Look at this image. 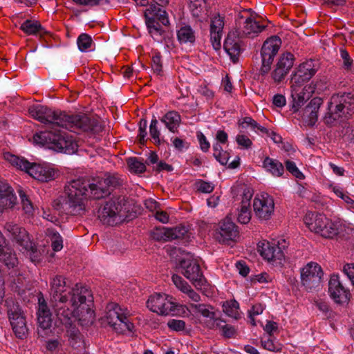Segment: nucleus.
Listing matches in <instances>:
<instances>
[{"label": "nucleus", "instance_id": "nucleus-11", "mask_svg": "<svg viewBox=\"0 0 354 354\" xmlns=\"http://www.w3.org/2000/svg\"><path fill=\"white\" fill-rule=\"evenodd\" d=\"M281 44V39L277 36H272L263 43L261 49L262 62L259 69L261 75H266L270 71L274 57L278 53Z\"/></svg>", "mask_w": 354, "mask_h": 354}, {"label": "nucleus", "instance_id": "nucleus-47", "mask_svg": "<svg viewBox=\"0 0 354 354\" xmlns=\"http://www.w3.org/2000/svg\"><path fill=\"white\" fill-rule=\"evenodd\" d=\"M340 57L343 60L342 68L346 71H351L353 67V59L350 57L348 52L343 48L339 49Z\"/></svg>", "mask_w": 354, "mask_h": 354}, {"label": "nucleus", "instance_id": "nucleus-56", "mask_svg": "<svg viewBox=\"0 0 354 354\" xmlns=\"http://www.w3.org/2000/svg\"><path fill=\"white\" fill-rule=\"evenodd\" d=\"M168 327L174 331H182L185 328V322L183 320L170 319L167 322Z\"/></svg>", "mask_w": 354, "mask_h": 354}, {"label": "nucleus", "instance_id": "nucleus-4", "mask_svg": "<svg viewBox=\"0 0 354 354\" xmlns=\"http://www.w3.org/2000/svg\"><path fill=\"white\" fill-rule=\"evenodd\" d=\"M66 200V209L73 215H83L86 212V202L88 198V189L86 182L76 179L69 182L64 187Z\"/></svg>", "mask_w": 354, "mask_h": 354}, {"label": "nucleus", "instance_id": "nucleus-37", "mask_svg": "<svg viewBox=\"0 0 354 354\" xmlns=\"http://www.w3.org/2000/svg\"><path fill=\"white\" fill-rule=\"evenodd\" d=\"M144 16L146 26L151 35L154 38L161 36L163 30L160 24V21H157L154 17H151L149 15H147L145 12H144Z\"/></svg>", "mask_w": 354, "mask_h": 354}, {"label": "nucleus", "instance_id": "nucleus-42", "mask_svg": "<svg viewBox=\"0 0 354 354\" xmlns=\"http://www.w3.org/2000/svg\"><path fill=\"white\" fill-rule=\"evenodd\" d=\"M47 235L50 240L52 249L55 252L60 251L63 248V240L61 235L54 229H48Z\"/></svg>", "mask_w": 354, "mask_h": 354}, {"label": "nucleus", "instance_id": "nucleus-63", "mask_svg": "<svg viewBox=\"0 0 354 354\" xmlns=\"http://www.w3.org/2000/svg\"><path fill=\"white\" fill-rule=\"evenodd\" d=\"M184 290H185L184 293L187 294L193 301L198 302L201 301L200 295L194 290L190 286L184 287Z\"/></svg>", "mask_w": 354, "mask_h": 354}, {"label": "nucleus", "instance_id": "nucleus-18", "mask_svg": "<svg viewBox=\"0 0 354 354\" xmlns=\"http://www.w3.org/2000/svg\"><path fill=\"white\" fill-rule=\"evenodd\" d=\"M316 71L312 61L301 64L291 76V88H302L304 83L309 81Z\"/></svg>", "mask_w": 354, "mask_h": 354}, {"label": "nucleus", "instance_id": "nucleus-14", "mask_svg": "<svg viewBox=\"0 0 354 354\" xmlns=\"http://www.w3.org/2000/svg\"><path fill=\"white\" fill-rule=\"evenodd\" d=\"M323 271L321 266L314 262L308 263L301 270L302 286L308 290H317L321 287Z\"/></svg>", "mask_w": 354, "mask_h": 354}, {"label": "nucleus", "instance_id": "nucleus-22", "mask_svg": "<svg viewBox=\"0 0 354 354\" xmlns=\"http://www.w3.org/2000/svg\"><path fill=\"white\" fill-rule=\"evenodd\" d=\"M7 236L22 248L30 246V238L26 230L18 224L7 223L4 226Z\"/></svg>", "mask_w": 354, "mask_h": 354}, {"label": "nucleus", "instance_id": "nucleus-58", "mask_svg": "<svg viewBox=\"0 0 354 354\" xmlns=\"http://www.w3.org/2000/svg\"><path fill=\"white\" fill-rule=\"evenodd\" d=\"M171 279L176 287L179 289L181 292H184V287L189 286L187 281H185L178 274H173Z\"/></svg>", "mask_w": 354, "mask_h": 354}, {"label": "nucleus", "instance_id": "nucleus-40", "mask_svg": "<svg viewBox=\"0 0 354 354\" xmlns=\"http://www.w3.org/2000/svg\"><path fill=\"white\" fill-rule=\"evenodd\" d=\"M239 304L236 300L227 301L223 304V312L229 317L235 319L240 317L239 313Z\"/></svg>", "mask_w": 354, "mask_h": 354}, {"label": "nucleus", "instance_id": "nucleus-31", "mask_svg": "<svg viewBox=\"0 0 354 354\" xmlns=\"http://www.w3.org/2000/svg\"><path fill=\"white\" fill-rule=\"evenodd\" d=\"M291 110L296 113L309 99V95L304 91V88H291Z\"/></svg>", "mask_w": 354, "mask_h": 354}, {"label": "nucleus", "instance_id": "nucleus-32", "mask_svg": "<svg viewBox=\"0 0 354 354\" xmlns=\"http://www.w3.org/2000/svg\"><path fill=\"white\" fill-rule=\"evenodd\" d=\"M160 120L171 132L175 133L180 125L181 118L178 112L171 111L167 112Z\"/></svg>", "mask_w": 354, "mask_h": 354}, {"label": "nucleus", "instance_id": "nucleus-28", "mask_svg": "<svg viewBox=\"0 0 354 354\" xmlns=\"http://www.w3.org/2000/svg\"><path fill=\"white\" fill-rule=\"evenodd\" d=\"M16 201L12 188L7 183L0 182V212L13 207Z\"/></svg>", "mask_w": 354, "mask_h": 354}, {"label": "nucleus", "instance_id": "nucleus-9", "mask_svg": "<svg viewBox=\"0 0 354 354\" xmlns=\"http://www.w3.org/2000/svg\"><path fill=\"white\" fill-rule=\"evenodd\" d=\"M105 319L108 324L118 333L133 331L134 325L127 317L124 310L118 304L111 303L106 307Z\"/></svg>", "mask_w": 354, "mask_h": 354}, {"label": "nucleus", "instance_id": "nucleus-25", "mask_svg": "<svg viewBox=\"0 0 354 354\" xmlns=\"http://www.w3.org/2000/svg\"><path fill=\"white\" fill-rule=\"evenodd\" d=\"M189 308L196 313H200L202 316L209 318L210 321L207 322L206 325L210 329H214L219 326V322L225 321L216 317V313L213 311L214 307L207 306L204 304H190Z\"/></svg>", "mask_w": 354, "mask_h": 354}, {"label": "nucleus", "instance_id": "nucleus-62", "mask_svg": "<svg viewBox=\"0 0 354 354\" xmlns=\"http://www.w3.org/2000/svg\"><path fill=\"white\" fill-rule=\"evenodd\" d=\"M252 197V192L249 189H245L243 193L241 206L244 207L245 209L246 207H250V200Z\"/></svg>", "mask_w": 354, "mask_h": 354}, {"label": "nucleus", "instance_id": "nucleus-46", "mask_svg": "<svg viewBox=\"0 0 354 354\" xmlns=\"http://www.w3.org/2000/svg\"><path fill=\"white\" fill-rule=\"evenodd\" d=\"M313 304L322 313L325 318H330L331 317L333 311L327 301L322 299H317L314 300Z\"/></svg>", "mask_w": 354, "mask_h": 354}, {"label": "nucleus", "instance_id": "nucleus-45", "mask_svg": "<svg viewBox=\"0 0 354 354\" xmlns=\"http://www.w3.org/2000/svg\"><path fill=\"white\" fill-rule=\"evenodd\" d=\"M77 44L80 50L84 52L91 47L93 39L88 34L82 33L77 38Z\"/></svg>", "mask_w": 354, "mask_h": 354}, {"label": "nucleus", "instance_id": "nucleus-10", "mask_svg": "<svg viewBox=\"0 0 354 354\" xmlns=\"http://www.w3.org/2000/svg\"><path fill=\"white\" fill-rule=\"evenodd\" d=\"M5 303L9 321L15 335L19 339L26 338L28 328L21 307L12 299H6Z\"/></svg>", "mask_w": 354, "mask_h": 354}, {"label": "nucleus", "instance_id": "nucleus-33", "mask_svg": "<svg viewBox=\"0 0 354 354\" xmlns=\"http://www.w3.org/2000/svg\"><path fill=\"white\" fill-rule=\"evenodd\" d=\"M160 6L156 4H151L147 8L145 12L149 15L151 17H154L156 20L159 21L164 26H169V21L167 12L160 8Z\"/></svg>", "mask_w": 354, "mask_h": 354}, {"label": "nucleus", "instance_id": "nucleus-26", "mask_svg": "<svg viewBox=\"0 0 354 354\" xmlns=\"http://www.w3.org/2000/svg\"><path fill=\"white\" fill-rule=\"evenodd\" d=\"M224 48L230 55L231 60L234 63H236L243 48H241V41L235 37L234 33L228 34L224 42Z\"/></svg>", "mask_w": 354, "mask_h": 354}, {"label": "nucleus", "instance_id": "nucleus-55", "mask_svg": "<svg viewBox=\"0 0 354 354\" xmlns=\"http://www.w3.org/2000/svg\"><path fill=\"white\" fill-rule=\"evenodd\" d=\"M334 192L335 194L341 198L348 205V208L354 209V200L352 199L348 194H344V192L339 188H335Z\"/></svg>", "mask_w": 354, "mask_h": 354}, {"label": "nucleus", "instance_id": "nucleus-7", "mask_svg": "<svg viewBox=\"0 0 354 354\" xmlns=\"http://www.w3.org/2000/svg\"><path fill=\"white\" fill-rule=\"evenodd\" d=\"M304 221L311 232L327 239H333L337 236L341 227L339 223L333 222L325 215L315 212L307 213Z\"/></svg>", "mask_w": 354, "mask_h": 354}, {"label": "nucleus", "instance_id": "nucleus-49", "mask_svg": "<svg viewBox=\"0 0 354 354\" xmlns=\"http://www.w3.org/2000/svg\"><path fill=\"white\" fill-rule=\"evenodd\" d=\"M251 219V212L250 207H246L245 209L244 207L241 206L239 209V213L237 216L238 221L241 224H247L250 222Z\"/></svg>", "mask_w": 354, "mask_h": 354}, {"label": "nucleus", "instance_id": "nucleus-50", "mask_svg": "<svg viewBox=\"0 0 354 354\" xmlns=\"http://www.w3.org/2000/svg\"><path fill=\"white\" fill-rule=\"evenodd\" d=\"M158 120L153 118L149 126V133L151 137L154 140L155 144L159 145L160 144V131L158 129Z\"/></svg>", "mask_w": 354, "mask_h": 354}, {"label": "nucleus", "instance_id": "nucleus-3", "mask_svg": "<svg viewBox=\"0 0 354 354\" xmlns=\"http://www.w3.org/2000/svg\"><path fill=\"white\" fill-rule=\"evenodd\" d=\"M33 140L37 145L46 147L57 152L74 153L77 145L71 136L60 131H45L34 135Z\"/></svg>", "mask_w": 354, "mask_h": 354}, {"label": "nucleus", "instance_id": "nucleus-60", "mask_svg": "<svg viewBox=\"0 0 354 354\" xmlns=\"http://www.w3.org/2000/svg\"><path fill=\"white\" fill-rule=\"evenodd\" d=\"M218 328H221L223 335L227 338L233 337L236 333L235 328L232 326L228 324H225L224 326H221L219 324Z\"/></svg>", "mask_w": 354, "mask_h": 354}, {"label": "nucleus", "instance_id": "nucleus-64", "mask_svg": "<svg viewBox=\"0 0 354 354\" xmlns=\"http://www.w3.org/2000/svg\"><path fill=\"white\" fill-rule=\"evenodd\" d=\"M214 156L221 165H225L229 160L230 153L227 151H223L220 153H214Z\"/></svg>", "mask_w": 354, "mask_h": 354}, {"label": "nucleus", "instance_id": "nucleus-6", "mask_svg": "<svg viewBox=\"0 0 354 354\" xmlns=\"http://www.w3.org/2000/svg\"><path fill=\"white\" fill-rule=\"evenodd\" d=\"M5 159L12 165L22 171H25L35 179L41 182H48L55 178L56 171L48 167L31 163L24 158H20L10 153L4 154Z\"/></svg>", "mask_w": 354, "mask_h": 354}, {"label": "nucleus", "instance_id": "nucleus-35", "mask_svg": "<svg viewBox=\"0 0 354 354\" xmlns=\"http://www.w3.org/2000/svg\"><path fill=\"white\" fill-rule=\"evenodd\" d=\"M20 29L24 32L29 35H35L37 33L42 34L45 32L40 22L30 19H27L23 22L20 26Z\"/></svg>", "mask_w": 354, "mask_h": 354}, {"label": "nucleus", "instance_id": "nucleus-57", "mask_svg": "<svg viewBox=\"0 0 354 354\" xmlns=\"http://www.w3.org/2000/svg\"><path fill=\"white\" fill-rule=\"evenodd\" d=\"M147 121L145 119H142L140 121L139 126V142L141 145H144L145 142V137L147 136Z\"/></svg>", "mask_w": 354, "mask_h": 354}, {"label": "nucleus", "instance_id": "nucleus-23", "mask_svg": "<svg viewBox=\"0 0 354 354\" xmlns=\"http://www.w3.org/2000/svg\"><path fill=\"white\" fill-rule=\"evenodd\" d=\"M280 244L279 241L277 243L266 241L259 242L258 244V252L261 257L268 261L281 260L284 257L282 248H284L285 245H283L281 247L279 246Z\"/></svg>", "mask_w": 354, "mask_h": 354}, {"label": "nucleus", "instance_id": "nucleus-53", "mask_svg": "<svg viewBox=\"0 0 354 354\" xmlns=\"http://www.w3.org/2000/svg\"><path fill=\"white\" fill-rule=\"evenodd\" d=\"M286 169L294 176L299 179L304 178L303 174L299 170L295 163L291 160H287L285 162Z\"/></svg>", "mask_w": 354, "mask_h": 354}, {"label": "nucleus", "instance_id": "nucleus-17", "mask_svg": "<svg viewBox=\"0 0 354 354\" xmlns=\"http://www.w3.org/2000/svg\"><path fill=\"white\" fill-rule=\"evenodd\" d=\"M253 209L255 216L259 219H270L274 209L272 197L266 193L257 195L253 201Z\"/></svg>", "mask_w": 354, "mask_h": 354}, {"label": "nucleus", "instance_id": "nucleus-48", "mask_svg": "<svg viewBox=\"0 0 354 354\" xmlns=\"http://www.w3.org/2000/svg\"><path fill=\"white\" fill-rule=\"evenodd\" d=\"M19 197L21 198L23 209L26 214H31L33 212V206L25 192L22 189L19 190Z\"/></svg>", "mask_w": 354, "mask_h": 354}, {"label": "nucleus", "instance_id": "nucleus-34", "mask_svg": "<svg viewBox=\"0 0 354 354\" xmlns=\"http://www.w3.org/2000/svg\"><path fill=\"white\" fill-rule=\"evenodd\" d=\"M177 38L180 44H194L196 40L195 31L190 26L185 25L177 31Z\"/></svg>", "mask_w": 354, "mask_h": 354}, {"label": "nucleus", "instance_id": "nucleus-16", "mask_svg": "<svg viewBox=\"0 0 354 354\" xmlns=\"http://www.w3.org/2000/svg\"><path fill=\"white\" fill-rule=\"evenodd\" d=\"M37 315V334L39 337H45L53 334L52 313L43 296L38 298Z\"/></svg>", "mask_w": 354, "mask_h": 354}, {"label": "nucleus", "instance_id": "nucleus-51", "mask_svg": "<svg viewBox=\"0 0 354 354\" xmlns=\"http://www.w3.org/2000/svg\"><path fill=\"white\" fill-rule=\"evenodd\" d=\"M170 231V241L174 239H183L187 233V230L185 227L177 226L174 228H169Z\"/></svg>", "mask_w": 354, "mask_h": 354}, {"label": "nucleus", "instance_id": "nucleus-15", "mask_svg": "<svg viewBox=\"0 0 354 354\" xmlns=\"http://www.w3.org/2000/svg\"><path fill=\"white\" fill-rule=\"evenodd\" d=\"M68 130L71 131H82L99 133L104 130L100 119L90 118L86 115H72Z\"/></svg>", "mask_w": 354, "mask_h": 354}, {"label": "nucleus", "instance_id": "nucleus-61", "mask_svg": "<svg viewBox=\"0 0 354 354\" xmlns=\"http://www.w3.org/2000/svg\"><path fill=\"white\" fill-rule=\"evenodd\" d=\"M197 138L200 143L201 150L204 152H207L210 147V145L209 142L206 140L205 136L202 132L198 131L197 132Z\"/></svg>", "mask_w": 354, "mask_h": 354}, {"label": "nucleus", "instance_id": "nucleus-1", "mask_svg": "<svg viewBox=\"0 0 354 354\" xmlns=\"http://www.w3.org/2000/svg\"><path fill=\"white\" fill-rule=\"evenodd\" d=\"M50 302L58 321L66 326L72 324L73 310L77 309L91 297L90 291L79 284L71 288L62 275H55L50 279Z\"/></svg>", "mask_w": 354, "mask_h": 354}, {"label": "nucleus", "instance_id": "nucleus-41", "mask_svg": "<svg viewBox=\"0 0 354 354\" xmlns=\"http://www.w3.org/2000/svg\"><path fill=\"white\" fill-rule=\"evenodd\" d=\"M169 228L165 227H156L151 231V237L157 241H170Z\"/></svg>", "mask_w": 354, "mask_h": 354}, {"label": "nucleus", "instance_id": "nucleus-36", "mask_svg": "<svg viewBox=\"0 0 354 354\" xmlns=\"http://www.w3.org/2000/svg\"><path fill=\"white\" fill-rule=\"evenodd\" d=\"M263 165V167L273 176H281L283 174V165L277 160L266 157Z\"/></svg>", "mask_w": 354, "mask_h": 354}, {"label": "nucleus", "instance_id": "nucleus-2", "mask_svg": "<svg viewBox=\"0 0 354 354\" xmlns=\"http://www.w3.org/2000/svg\"><path fill=\"white\" fill-rule=\"evenodd\" d=\"M354 113V95L338 93L331 96L324 122L328 127H335L348 120Z\"/></svg>", "mask_w": 354, "mask_h": 354}, {"label": "nucleus", "instance_id": "nucleus-54", "mask_svg": "<svg viewBox=\"0 0 354 354\" xmlns=\"http://www.w3.org/2000/svg\"><path fill=\"white\" fill-rule=\"evenodd\" d=\"M197 190L202 193L209 194L213 192L214 186L209 182L200 180L196 183Z\"/></svg>", "mask_w": 354, "mask_h": 354}, {"label": "nucleus", "instance_id": "nucleus-20", "mask_svg": "<svg viewBox=\"0 0 354 354\" xmlns=\"http://www.w3.org/2000/svg\"><path fill=\"white\" fill-rule=\"evenodd\" d=\"M239 234L238 227L227 216L220 223L215 234V239L220 243H228L230 241H236Z\"/></svg>", "mask_w": 354, "mask_h": 354}, {"label": "nucleus", "instance_id": "nucleus-19", "mask_svg": "<svg viewBox=\"0 0 354 354\" xmlns=\"http://www.w3.org/2000/svg\"><path fill=\"white\" fill-rule=\"evenodd\" d=\"M328 292L336 304H346L350 300L349 290L343 286L337 274H333L330 277L328 282Z\"/></svg>", "mask_w": 354, "mask_h": 354}, {"label": "nucleus", "instance_id": "nucleus-5", "mask_svg": "<svg viewBox=\"0 0 354 354\" xmlns=\"http://www.w3.org/2000/svg\"><path fill=\"white\" fill-rule=\"evenodd\" d=\"M30 115L41 123L68 129L71 114L60 110H53L47 106L36 104L28 109Z\"/></svg>", "mask_w": 354, "mask_h": 354}, {"label": "nucleus", "instance_id": "nucleus-38", "mask_svg": "<svg viewBox=\"0 0 354 354\" xmlns=\"http://www.w3.org/2000/svg\"><path fill=\"white\" fill-rule=\"evenodd\" d=\"M0 261L9 269L15 268L18 264L16 254L8 248H5L0 252Z\"/></svg>", "mask_w": 354, "mask_h": 354}, {"label": "nucleus", "instance_id": "nucleus-39", "mask_svg": "<svg viewBox=\"0 0 354 354\" xmlns=\"http://www.w3.org/2000/svg\"><path fill=\"white\" fill-rule=\"evenodd\" d=\"M100 179L104 182V185H105L106 189L109 191V194L111 191L120 187L123 183L122 179L117 174H107Z\"/></svg>", "mask_w": 354, "mask_h": 354}, {"label": "nucleus", "instance_id": "nucleus-30", "mask_svg": "<svg viewBox=\"0 0 354 354\" xmlns=\"http://www.w3.org/2000/svg\"><path fill=\"white\" fill-rule=\"evenodd\" d=\"M266 26L260 25L258 21L251 17H247L241 28L242 35L248 37H254L266 28Z\"/></svg>", "mask_w": 354, "mask_h": 354}, {"label": "nucleus", "instance_id": "nucleus-21", "mask_svg": "<svg viewBox=\"0 0 354 354\" xmlns=\"http://www.w3.org/2000/svg\"><path fill=\"white\" fill-rule=\"evenodd\" d=\"M295 56L289 52L281 54L277 62L276 67L271 73L274 82H281L294 65Z\"/></svg>", "mask_w": 354, "mask_h": 354}, {"label": "nucleus", "instance_id": "nucleus-8", "mask_svg": "<svg viewBox=\"0 0 354 354\" xmlns=\"http://www.w3.org/2000/svg\"><path fill=\"white\" fill-rule=\"evenodd\" d=\"M124 196H118L107 201L98 210V218L100 221L108 225H116L124 221L123 208L126 205Z\"/></svg>", "mask_w": 354, "mask_h": 354}, {"label": "nucleus", "instance_id": "nucleus-59", "mask_svg": "<svg viewBox=\"0 0 354 354\" xmlns=\"http://www.w3.org/2000/svg\"><path fill=\"white\" fill-rule=\"evenodd\" d=\"M237 144L244 149H249L252 145V140L245 135H237L236 137Z\"/></svg>", "mask_w": 354, "mask_h": 354}, {"label": "nucleus", "instance_id": "nucleus-13", "mask_svg": "<svg viewBox=\"0 0 354 354\" xmlns=\"http://www.w3.org/2000/svg\"><path fill=\"white\" fill-rule=\"evenodd\" d=\"M173 298L165 294H154L147 301V308L152 312L160 315L176 313L178 305L173 301Z\"/></svg>", "mask_w": 354, "mask_h": 354}, {"label": "nucleus", "instance_id": "nucleus-43", "mask_svg": "<svg viewBox=\"0 0 354 354\" xmlns=\"http://www.w3.org/2000/svg\"><path fill=\"white\" fill-rule=\"evenodd\" d=\"M129 169L131 172L135 174H142L146 170V166L145 163L140 161L136 157H131L127 160Z\"/></svg>", "mask_w": 354, "mask_h": 354}, {"label": "nucleus", "instance_id": "nucleus-52", "mask_svg": "<svg viewBox=\"0 0 354 354\" xmlns=\"http://www.w3.org/2000/svg\"><path fill=\"white\" fill-rule=\"evenodd\" d=\"M151 68L154 73L161 75L162 73V64L160 53H156L152 57Z\"/></svg>", "mask_w": 354, "mask_h": 354}, {"label": "nucleus", "instance_id": "nucleus-44", "mask_svg": "<svg viewBox=\"0 0 354 354\" xmlns=\"http://www.w3.org/2000/svg\"><path fill=\"white\" fill-rule=\"evenodd\" d=\"M24 250L27 255L29 257L30 261L37 264L41 261V254L40 251H39L32 241L30 242V246L27 247V248H22Z\"/></svg>", "mask_w": 354, "mask_h": 354}, {"label": "nucleus", "instance_id": "nucleus-12", "mask_svg": "<svg viewBox=\"0 0 354 354\" xmlns=\"http://www.w3.org/2000/svg\"><path fill=\"white\" fill-rule=\"evenodd\" d=\"M178 268L181 273L189 279L195 287H202L206 279L203 274L200 265L191 257L183 258L179 260Z\"/></svg>", "mask_w": 354, "mask_h": 354}, {"label": "nucleus", "instance_id": "nucleus-29", "mask_svg": "<svg viewBox=\"0 0 354 354\" xmlns=\"http://www.w3.org/2000/svg\"><path fill=\"white\" fill-rule=\"evenodd\" d=\"M104 182L100 178L94 179L92 183L86 182V189H88V198L99 200L109 195V191L106 189Z\"/></svg>", "mask_w": 354, "mask_h": 354}, {"label": "nucleus", "instance_id": "nucleus-24", "mask_svg": "<svg viewBox=\"0 0 354 354\" xmlns=\"http://www.w3.org/2000/svg\"><path fill=\"white\" fill-rule=\"evenodd\" d=\"M224 19L225 17L218 13L211 18L210 40L215 50H218L221 48V39L225 24Z\"/></svg>", "mask_w": 354, "mask_h": 354}, {"label": "nucleus", "instance_id": "nucleus-27", "mask_svg": "<svg viewBox=\"0 0 354 354\" xmlns=\"http://www.w3.org/2000/svg\"><path fill=\"white\" fill-rule=\"evenodd\" d=\"M323 100L321 97H314L303 109L302 117L308 121V124L313 126L318 119V111Z\"/></svg>", "mask_w": 354, "mask_h": 354}]
</instances>
